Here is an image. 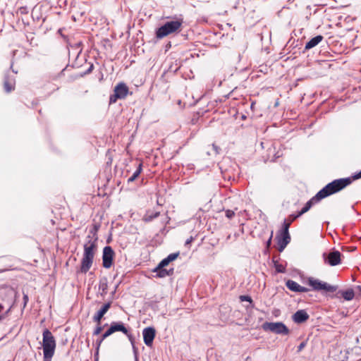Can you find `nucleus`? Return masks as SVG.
Instances as JSON below:
<instances>
[{
    "label": "nucleus",
    "mask_w": 361,
    "mask_h": 361,
    "mask_svg": "<svg viewBox=\"0 0 361 361\" xmlns=\"http://www.w3.org/2000/svg\"><path fill=\"white\" fill-rule=\"evenodd\" d=\"M240 301H247L250 303L252 302L251 297H250L248 295H240Z\"/></svg>",
    "instance_id": "c756f323"
},
{
    "label": "nucleus",
    "mask_w": 361,
    "mask_h": 361,
    "mask_svg": "<svg viewBox=\"0 0 361 361\" xmlns=\"http://www.w3.org/2000/svg\"><path fill=\"white\" fill-rule=\"evenodd\" d=\"M102 337L104 339H106L108 336H107L105 334H104L102 336Z\"/></svg>",
    "instance_id": "c03bdc74"
},
{
    "label": "nucleus",
    "mask_w": 361,
    "mask_h": 361,
    "mask_svg": "<svg viewBox=\"0 0 361 361\" xmlns=\"http://www.w3.org/2000/svg\"><path fill=\"white\" fill-rule=\"evenodd\" d=\"M104 340V339L102 336H101V338L97 340V342H96L97 343V349H96L97 352H96V355H98L100 345H101V344H102V343L103 342Z\"/></svg>",
    "instance_id": "7c9ffc66"
},
{
    "label": "nucleus",
    "mask_w": 361,
    "mask_h": 361,
    "mask_svg": "<svg viewBox=\"0 0 361 361\" xmlns=\"http://www.w3.org/2000/svg\"><path fill=\"white\" fill-rule=\"evenodd\" d=\"M287 288L294 292L306 293L310 290L309 288L301 286L297 282L293 280H288L286 283Z\"/></svg>",
    "instance_id": "f3484780"
},
{
    "label": "nucleus",
    "mask_w": 361,
    "mask_h": 361,
    "mask_svg": "<svg viewBox=\"0 0 361 361\" xmlns=\"http://www.w3.org/2000/svg\"><path fill=\"white\" fill-rule=\"evenodd\" d=\"M290 241L289 233H281V236H277L278 250L282 252Z\"/></svg>",
    "instance_id": "2eb2a0df"
},
{
    "label": "nucleus",
    "mask_w": 361,
    "mask_h": 361,
    "mask_svg": "<svg viewBox=\"0 0 361 361\" xmlns=\"http://www.w3.org/2000/svg\"><path fill=\"white\" fill-rule=\"evenodd\" d=\"M179 255V253L170 254L167 257L162 259L158 264V269L166 267L171 262L175 260Z\"/></svg>",
    "instance_id": "6ab92c4d"
},
{
    "label": "nucleus",
    "mask_w": 361,
    "mask_h": 361,
    "mask_svg": "<svg viewBox=\"0 0 361 361\" xmlns=\"http://www.w3.org/2000/svg\"><path fill=\"white\" fill-rule=\"evenodd\" d=\"M4 309V306L0 303V321L4 320L5 319V315H2L1 314Z\"/></svg>",
    "instance_id": "f704fd0d"
},
{
    "label": "nucleus",
    "mask_w": 361,
    "mask_h": 361,
    "mask_svg": "<svg viewBox=\"0 0 361 361\" xmlns=\"http://www.w3.org/2000/svg\"><path fill=\"white\" fill-rule=\"evenodd\" d=\"M153 272L157 273V276L159 278H164L167 276H171L173 274V269L167 270L166 269L161 268L158 269V266L153 270Z\"/></svg>",
    "instance_id": "412c9836"
},
{
    "label": "nucleus",
    "mask_w": 361,
    "mask_h": 361,
    "mask_svg": "<svg viewBox=\"0 0 361 361\" xmlns=\"http://www.w3.org/2000/svg\"><path fill=\"white\" fill-rule=\"evenodd\" d=\"M102 337L104 339H106L108 336H107L105 334H104L102 336Z\"/></svg>",
    "instance_id": "37998d69"
},
{
    "label": "nucleus",
    "mask_w": 361,
    "mask_h": 361,
    "mask_svg": "<svg viewBox=\"0 0 361 361\" xmlns=\"http://www.w3.org/2000/svg\"><path fill=\"white\" fill-rule=\"evenodd\" d=\"M262 328L264 331L281 335H288L290 332L288 327L282 322H265Z\"/></svg>",
    "instance_id": "9d476101"
},
{
    "label": "nucleus",
    "mask_w": 361,
    "mask_h": 361,
    "mask_svg": "<svg viewBox=\"0 0 361 361\" xmlns=\"http://www.w3.org/2000/svg\"><path fill=\"white\" fill-rule=\"evenodd\" d=\"M29 298L28 295L25 293L23 294V309L25 308L28 302Z\"/></svg>",
    "instance_id": "72a5a7b5"
},
{
    "label": "nucleus",
    "mask_w": 361,
    "mask_h": 361,
    "mask_svg": "<svg viewBox=\"0 0 361 361\" xmlns=\"http://www.w3.org/2000/svg\"><path fill=\"white\" fill-rule=\"evenodd\" d=\"M93 68H94V66L92 64V65L90 66V67L89 68V69L87 71V72H86V73H90V72L92 71Z\"/></svg>",
    "instance_id": "a19ab883"
},
{
    "label": "nucleus",
    "mask_w": 361,
    "mask_h": 361,
    "mask_svg": "<svg viewBox=\"0 0 361 361\" xmlns=\"http://www.w3.org/2000/svg\"><path fill=\"white\" fill-rule=\"evenodd\" d=\"M305 343L304 342L301 343L300 344V345L298 346V351H300L303 349V348L305 347Z\"/></svg>",
    "instance_id": "58836bf2"
},
{
    "label": "nucleus",
    "mask_w": 361,
    "mask_h": 361,
    "mask_svg": "<svg viewBox=\"0 0 361 361\" xmlns=\"http://www.w3.org/2000/svg\"><path fill=\"white\" fill-rule=\"evenodd\" d=\"M111 302H107L104 304L102 308L94 315L93 321L97 323V324H101V320L104 315L108 312L109 308L111 307Z\"/></svg>",
    "instance_id": "dca6fc26"
},
{
    "label": "nucleus",
    "mask_w": 361,
    "mask_h": 361,
    "mask_svg": "<svg viewBox=\"0 0 361 361\" xmlns=\"http://www.w3.org/2000/svg\"><path fill=\"white\" fill-rule=\"evenodd\" d=\"M299 216H300V215H299V213H298V214L296 215H294V214H290L289 216H288V221L292 223L294 220H295L297 218H298Z\"/></svg>",
    "instance_id": "2f4dec72"
},
{
    "label": "nucleus",
    "mask_w": 361,
    "mask_h": 361,
    "mask_svg": "<svg viewBox=\"0 0 361 361\" xmlns=\"http://www.w3.org/2000/svg\"><path fill=\"white\" fill-rule=\"evenodd\" d=\"M42 336L44 361H51L56 346V340L52 333L47 329L44 330Z\"/></svg>",
    "instance_id": "7ed1b4c3"
},
{
    "label": "nucleus",
    "mask_w": 361,
    "mask_h": 361,
    "mask_svg": "<svg viewBox=\"0 0 361 361\" xmlns=\"http://www.w3.org/2000/svg\"><path fill=\"white\" fill-rule=\"evenodd\" d=\"M129 93V87L123 82L118 83L114 89V94L110 95L109 104H114L118 99H124Z\"/></svg>",
    "instance_id": "423d86ee"
},
{
    "label": "nucleus",
    "mask_w": 361,
    "mask_h": 361,
    "mask_svg": "<svg viewBox=\"0 0 361 361\" xmlns=\"http://www.w3.org/2000/svg\"><path fill=\"white\" fill-rule=\"evenodd\" d=\"M279 105V101H277L275 104V106H277Z\"/></svg>",
    "instance_id": "a18cd8bd"
},
{
    "label": "nucleus",
    "mask_w": 361,
    "mask_h": 361,
    "mask_svg": "<svg viewBox=\"0 0 361 361\" xmlns=\"http://www.w3.org/2000/svg\"><path fill=\"white\" fill-rule=\"evenodd\" d=\"M359 178H361V171L352 176L334 180L331 183L337 193Z\"/></svg>",
    "instance_id": "1a4fd4ad"
},
{
    "label": "nucleus",
    "mask_w": 361,
    "mask_h": 361,
    "mask_svg": "<svg viewBox=\"0 0 361 361\" xmlns=\"http://www.w3.org/2000/svg\"><path fill=\"white\" fill-rule=\"evenodd\" d=\"M225 215L228 219H231L235 216V212L231 209H226L225 211Z\"/></svg>",
    "instance_id": "cd10ccee"
},
{
    "label": "nucleus",
    "mask_w": 361,
    "mask_h": 361,
    "mask_svg": "<svg viewBox=\"0 0 361 361\" xmlns=\"http://www.w3.org/2000/svg\"><path fill=\"white\" fill-rule=\"evenodd\" d=\"M115 252L110 246L104 247L102 255V265L106 269H109L113 265Z\"/></svg>",
    "instance_id": "9b49d317"
},
{
    "label": "nucleus",
    "mask_w": 361,
    "mask_h": 361,
    "mask_svg": "<svg viewBox=\"0 0 361 361\" xmlns=\"http://www.w3.org/2000/svg\"><path fill=\"white\" fill-rule=\"evenodd\" d=\"M307 284L310 286L312 287V290L314 291L334 293L337 290L336 286L330 285L326 282L312 277L308 279Z\"/></svg>",
    "instance_id": "39448f33"
},
{
    "label": "nucleus",
    "mask_w": 361,
    "mask_h": 361,
    "mask_svg": "<svg viewBox=\"0 0 361 361\" xmlns=\"http://www.w3.org/2000/svg\"><path fill=\"white\" fill-rule=\"evenodd\" d=\"M336 193L331 183H329L320 190L314 197H312L305 205V207L298 212L299 215L308 212L313 204L320 202L322 200Z\"/></svg>",
    "instance_id": "f03ea898"
},
{
    "label": "nucleus",
    "mask_w": 361,
    "mask_h": 361,
    "mask_svg": "<svg viewBox=\"0 0 361 361\" xmlns=\"http://www.w3.org/2000/svg\"><path fill=\"white\" fill-rule=\"evenodd\" d=\"M323 39L324 37L322 35H317L312 38L309 42L306 43L305 49L308 50L316 47L319 42H321L323 40Z\"/></svg>",
    "instance_id": "aec40b11"
},
{
    "label": "nucleus",
    "mask_w": 361,
    "mask_h": 361,
    "mask_svg": "<svg viewBox=\"0 0 361 361\" xmlns=\"http://www.w3.org/2000/svg\"><path fill=\"white\" fill-rule=\"evenodd\" d=\"M341 295L345 300H351L355 296V293L353 289L350 288L346 290L341 292Z\"/></svg>",
    "instance_id": "5701e85b"
},
{
    "label": "nucleus",
    "mask_w": 361,
    "mask_h": 361,
    "mask_svg": "<svg viewBox=\"0 0 361 361\" xmlns=\"http://www.w3.org/2000/svg\"><path fill=\"white\" fill-rule=\"evenodd\" d=\"M192 240V238L190 237V239L187 240V241L185 242V244L188 245V244H190Z\"/></svg>",
    "instance_id": "79ce46f5"
},
{
    "label": "nucleus",
    "mask_w": 361,
    "mask_h": 361,
    "mask_svg": "<svg viewBox=\"0 0 361 361\" xmlns=\"http://www.w3.org/2000/svg\"><path fill=\"white\" fill-rule=\"evenodd\" d=\"M113 333L116 331H121L125 335L127 336L129 341L133 343V336L132 334L128 331V329L125 326L124 324L122 322H112L110 326Z\"/></svg>",
    "instance_id": "ddd939ff"
},
{
    "label": "nucleus",
    "mask_w": 361,
    "mask_h": 361,
    "mask_svg": "<svg viewBox=\"0 0 361 361\" xmlns=\"http://www.w3.org/2000/svg\"><path fill=\"white\" fill-rule=\"evenodd\" d=\"M144 343L148 347H151L156 336V331L153 327H147L142 331Z\"/></svg>",
    "instance_id": "4468645a"
},
{
    "label": "nucleus",
    "mask_w": 361,
    "mask_h": 361,
    "mask_svg": "<svg viewBox=\"0 0 361 361\" xmlns=\"http://www.w3.org/2000/svg\"><path fill=\"white\" fill-rule=\"evenodd\" d=\"M322 256L324 263L330 266H336L341 263V254L339 251L334 250L329 254L324 253Z\"/></svg>",
    "instance_id": "f8f14e48"
},
{
    "label": "nucleus",
    "mask_w": 361,
    "mask_h": 361,
    "mask_svg": "<svg viewBox=\"0 0 361 361\" xmlns=\"http://www.w3.org/2000/svg\"><path fill=\"white\" fill-rule=\"evenodd\" d=\"M4 87L6 92H11L15 89V85L11 80L6 78L4 82Z\"/></svg>",
    "instance_id": "b1692460"
},
{
    "label": "nucleus",
    "mask_w": 361,
    "mask_h": 361,
    "mask_svg": "<svg viewBox=\"0 0 361 361\" xmlns=\"http://www.w3.org/2000/svg\"><path fill=\"white\" fill-rule=\"evenodd\" d=\"M359 178H361V171L352 176L334 180L331 183L337 193Z\"/></svg>",
    "instance_id": "0eeeda50"
},
{
    "label": "nucleus",
    "mask_w": 361,
    "mask_h": 361,
    "mask_svg": "<svg viewBox=\"0 0 361 361\" xmlns=\"http://www.w3.org/2000/svg\"><path fill=\"white\" fill-rule=\"evenodd\" d=\"M107 286H108L107 283H100L99 288L102 290V292L104 293H106Z\"/></svg>",
    "instance_id": "473e14b6"
},
{
    "label": "nucleus",
    "mask_w": 361,
    "mask_h": 361,
    "mask_svg": "<svg viewBox=\"0 0 361 361\" xmlns=\"http://www.w3.org/2000/svg\"><path fill=\"white\" fill-rule=\"evenodd\" d=\"M99 228V226L94 225L93 231H92L91 233H94V234H96Z\"/></svg>",
    "instance_id": "4c0bfd02"
},
{
    "label": "nucleus",
    "mask_w": 361,
    "mask_h": 361,
    "mask_svg": "<svg viewBox=\"0 0 361 361\" xmlns=\"http://www.w3.org/2000/svg\"><path fill=\"white\" fill-rule=\"evenodd\" d=\"M290 224L291 223L288 221H285L283 224V231H281V233H289L288 229Z\"/></svg>",
    "instance_id": "bb28decb"
},
{
    "label": "nucleus",
    "mask_w": 361,
    "mask_h": 361,
    "mask_svg": "<svg viewBox=\"0 0 361 361\" xmlns=\"http://www.w3.org/2000/svg\"><path fill=\"white\" fill-rule=\"evenodd\" d=\"M160 213L159 212H154V213H149V212H147L145 216H144V221H146V222H149V221H151L152 220H153L154 219L158 217L159 216Z\"/></svg>",
    "instance_id": "393cba45"
},
{
    "label": "nucleus",
    "mask_w": 361,
    "mask_h": 361,
    "mask_svg": "<svg viewBox=\"0 0 361 361\" xmlns=\"http://www.w3.org/2000/svg\"><path fill=\"white\" fill-rule=\"evenodd\" d=\"M308 319L309 314L305 310H298L293 315V320L298 324L303 323Z\"/></svg>",
    "instance_id": "a211bd4d"
},
{
    "label": "nucleus",
    "mask_w": 361,
    "mask_h": 361,
    "mask_svg": "<svg viewBox=\"0 0 361 361\" xmlns=\"http://www.w3.org/2000/svg\"><path fill=\"white\" fill-rule=\"evenodd\" d=\"M103 330V327L101 326V324H97V327L94 329L93 331V335L97 336L99 335Z\"/></svg>",
    "instance_id": "c85d7f7f"
},
{
    "label": "nucleus",
    "mask_w": 361,
    "mask_h": 361,
    "mask_svg": "<svg viewBox=\"0 0 361 361\" xmlns=\"http://www.w3.org/2000/svg\"><path fill=\"white\" fill-rule=\"evenodd\" d=\"M183 23V21L182 19L166 22L157 30V38L162 39L169 35L180 32Z\"/></svg>",
    "instance_id": "20e7f679"
},
{
    "label": "nucleus",
    "mask_w": 361,
    "mask_h": 361,
    "mask_svg": "<svg viewBox=\"0 0 361 361\" xmlns=\"http://www.w3.org/2000/svg\"><path fill=\"white\" fill-rule=\"evenodd\" d=\"M359 178H361V171L352 176L334 180L331 183L337 193Z\"/></svg>",
    "instance_id": "6e6552de"
},
{
    "label": "nucleus",
    "mask_w": 361,
    "mask_h": 361,
    "mask_svg": "<svg viewBox=\"0 0 361 361\" xmlns=\"http://www.w3.org/2000/svg\"><path fill=\"white\" fill-rule=\"evenodd\" d=\"M142 171V163L140 162L138 164L136 171L133 173L132 176L128 179V183H131V182H133L134 180H135L138 178V176L140 175Z\"/></svg>",
    "instance_id": "4be33fe9"
},
{
    "label": "nucleus",
    "mask_w": 361,
    "mask_h": 361,
    "mask_svg": "<svg viewBox=\"0 0 361 361\" xmlns=\"http://www.w3.org/2000/svg\"><path fill=\"white\" fill-rule=\"evenodd\" d=\"M97 238L94 240H90L84 245V252L81 259L80 267L78 272L86 274L92 267L97 251Z\"/></svg>",
    "instance_id": "f257e3e1"
},
{
    "label": "nucleus",
    "mask_w": 361,
    "mask_h": 361,
    "mask_svg": "<svg viewBox=\"0 0 361 361\" xmlns=\"http://www.w3.org/2000/svg\"><path fill=\"white\" fill-rule=\"evenodd\" d=\"M12 307L8 308L4 313L2 314V315H5V318L8 315Z\"/></svg>",
    "instance_id": "ea45409f"
},
{
    "label": "nucleus",
    "mask_w": 361,
    "mask_h": 361,
    "mask_svg": "<svg viewBox=\"0 0 361 361\" xmlns=\"http://www.w3.org/2000/svg\"><path fill=\"white\" fill-rule=\"evenodd\" d=\"M104 334L109 337V336H111L114 333H113L111 327H109V329Z\"/></svg>",
    "instance_id": "e433bc0d"
},
{
    "label": "nucleus",
    "mask_w": 361,
    "mask_h": 361,
    "mask_svg": "<svg viewBox=\"0 0 361 361\" xmlns=\"http://www.w3.org/2000/svg\"><path fill=\"white\" fill-rule=\"evenodd\" d=\"M272 237H273V231L271 232L270 237H269V240L267 242V247H269V246H270V245L271 243Z\"/></svg>",
    "instance_id": "c9c22d12"
},
{
    "label": "nucleus",
    "mask_w": 361,
    "mask_h": 361,
    "mask_svg": "<svg viewBox=\"0 0 361 361\" xmlns=\"http://www.w3.org/2000/svg\"><path fill=\"white\" fill-rule=\"evenodd\" d=\"M274 263L276 272L284 273L286 271L285 267L283 264H280L278 261H274Z\"/></svg>",
    "instance_id": "a878e982"
}]
</instances>
